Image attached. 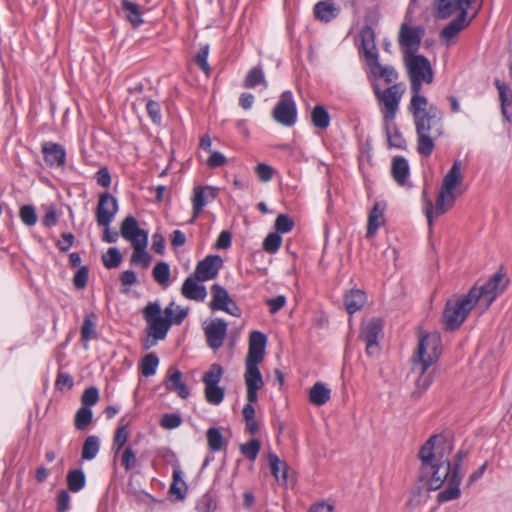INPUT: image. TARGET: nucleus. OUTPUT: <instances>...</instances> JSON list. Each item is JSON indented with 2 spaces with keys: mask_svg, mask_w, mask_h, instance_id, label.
Segmentation results:
<instances>
[{
  "mask_svg": "<svg viewBox=\"0 0 512 512\" xmlns=\"http://www.w3.org/2000/svg\"><path fill=\"white\" fill-rule=\"evenodd\" d=\"M311 121L319 129H326L330 124V116L324 106L318 105L311 111Z\"/></svg>",
  "mask_w": 512,
  "mask_h": 512,
  "instance_id": "nucleus-37",
  "label": "nucleus"
},
{
  "mask_svg": "<svg viewBox=\"0 0 512 512\" xmlns=\"http://www.w3.org/2000/svg\"><path fill=\"white\" fill-rule=\"evenodd\" d=\"M92 421V411L88 407H81L75 416V426L79 430L85 429Z\"/></svg>",
  "mask_w": 512,
  "mask_h": 512,
  "instance_id": "nucleus-47",
  "label": "nucleus"
},
{
  "mask_svg": "<svg viewBox=\"0 0 512 512\" xmlns=\"http://www.w3.org/2000/svg\"><path fill=\"white\" fill-rule=\"evenodd\" d=\"M121 462L127 470H130L136 465V457L131 448H126L122 454Z\"/></svg>",
  "mask_w": 512,
  "mask_h": 512,
  "instance_id": "nucleus-64",
  "label": "nucleus"
},
{
  "mask_svg": "<svg viewBox=\"0 0 512 512\" xmlns=\"http://www.w3.org/2000/svg\"><path fill=\"white\" fill-rule=\"evenodd\" d=\"M148 244L138 245L133 248V253L131 256V263L135 265H140L144 268H147L150 265L151 257L147 253Z\"/></svg>",
  "mask_w": 512,
  "mask_h": 512,
  "instance_id": "nucleus-41",
  "label": "nucleus"
},
{
  "mask_svg": "<svg viewBox=\"0 0 512 512\" xmlns=\"http://www.w3.org/2000/svg\"><path fill=\"white\" fill-rule=\"evenodd\" d=\"M218 195V190L212 186H196L193 189V196L191 198L193 206V215L190 220L191 223L195 221L202 209L210 202H212Z\"/></svg>",
  "mask_w": 512,
  "mask_h": 512,
  "instance_id": "nucleus-18",
  "label": "nucleus"
},
{
  "mask_svg": "<svg viewBox=\"0 0 512 512\" xmlns=\"http://www.w3.org/2000/svg\"><path fill=\"white\" fill-rule=\"evenodd\" d=\"M146 110L150 118L154 123H160L161 121V113H160V105L153 101L149 100L146 103Z\"/></svg>",
  "mask_w": 512,
  "mask_h": 512,
  "instance_id": "nucleus-61",
  "label": "nucleus"
},
{
  "mask_svg": "<svg viewBox=\"0 0 512 512\" xmlns=\"http://www.w3.org/2000/svg\"><path fill=\"white\" fill-rule=\"evenodd\" d=\"M317 19L322 22H329L339 14V8L330 1H320L314 7Z\"/></svg>",
  "mask_w": 512,
  "mask_h": 512,
  "instance_id": "nucleus-31",
  "label": "nucleus"
},
{
  "mask_svg": "<svg viewBox=\"0 0 512 512\" xmlns=\"http://www.w3.org/2000/svg\"><path fill=\"white\" fill-rule=\"evenodd\" d=\"M128 437L127 427L125 425L118 427L113 441V448L118 452L124 446Z\"/></svg>",
  "mask_w": 512,
  "mask_h": 512,
  "instance_id": "nucleus-55",
  "label": "nucleus"
},
{
  "mask_svg": "<svg viewBox=\"0 0 512 512\" xmlns=\"http://www.w3.org/2000/svg\"><path fill=\"white\" fill-rule=\"evenodd\" d=\"M121 235L132 244V247L148 244V232L139 228L137 220L132 217H126L121 225Z\"/></svg>",
  "mask_w": 512,
  "mask_h": 512,
  "instance_id": "nucleus-16",
  "label": "nucleus"
},
{
  "mask_svg": "<svg viewBox=\"0 0 512 512\" xmlns=\"http://www.w3.org/2000/svg\"><path fill=\"white\" fill-rule=\"evenodd\" d=\"M45 161L50 166H62L65 162V151L62 146L55 143H45L42 148Z\"/></svg>",
  "mask_w": 512,
  "mask_h": 512,
  "instance_id": "nucleus-26",
  "label": "nucleus"
},
{
  "mask_svg": "<svg viewBox=\"0 0 512 512\" xmlns=\"http://www.w3.org/2000/svg\"><path fill=\"white\" fill-rule=\"evenodd\" d=\"M180 424L181 417L177 414H165L161 419V425L166 429L177 428Z\"/></svg>",
  "mask_w": 512,
  "mask_h": 512,
  "instance_id": "nucleus-60",
  "label": "nucleus"
},
{
  "mask_svg": "<svg viewBox=\"0 0 512 512\" xmlns=\"http://www.w3.org/2000/svg\"><path fill=\"white\" fill-rule=\"evenodd\" d=\"M389 125L390 124L386 125L387 126V138H388L389 145L392 147L400 148V149L404 148L405 147L404 138L397 131H392Z\"/></svg>",
  "mask_w": 512,
  "mask_h": 512,
  "instance_id": "nucleus-57",
  "label": "nucleus"
},
{
  "mask_svg": "<svg viewBox=\"0 0 512 512\" xmlns=\"http://www.w3.org/2000/svg\"><path fill=\"white\" fill-rule=\"evenodd\" d=\"M159 361L154 354L146 355L141 363V371L144 376H151L156 373Z\"/></svg>",
  "mask_w": 512,
  "mask_h": 512,
  "instance_id": "nucleus-48",
  "label": "nucleus"
},
{
  "mask_svg": "<svg viewBox=\"0 0 512 512\" xmlns=\"http://www.w3.org/2000/svg\"><path fill=\"white\" fill-rule=\"evenodd\" d=\"M361 47L367 64L378 59L374 32L369 27L364 28L361 32Z\"/></svg>",
  "mask_w": 512,
  "mask_h": 512,
  "instance_id": "nucleus-25",
  "label": "nucleus"
},
{
  "mask_svg": "<svg viewBox=\"0 0 512 512\" xmlns=\"http://www.w3.org/2000/svg\"><path fill=\"white\" fill-rule=\"evenodd\" d=\"M166 388L170 391L176 392L177 395L183 399L189 396V389L182 381V373L171 368L169 370V376L166 380Z\"/></svg>",
  "mask_w": 512,
  "mask_h": 512,
  "instance_id": "nucleus-27",
  "label": "nucleus"
},
{
  "mask_svg": "<svg viewBox=\"0 0 512 512\" xmlns=\"http://www.w3.org/2000/svg\"><path fill=\"white\" fill-rule=\"evenodd\" d=\"M182 294L191 300L203 301L207 291L205 286L197 283V279L187 278L182 285Z\"/></svg>",
  "mask_w": 512,
  "mask_h": 512,
  "instance_id": "nucleus-28",
  "label": "nucleus"
},
{
  "mask_svg": "<svg viewBox=\"0 0 512 512\" xmlns=\"http://www.w3.org/2000/svg\"><path fill=\"white\" fill-rule=\"evenodd\" d=\"M122 10L125 18L133 27H139L143 23L141 7L136 3L122 0Z\"/></svg>",
  "mask_w": 512,
  "mask_h": 512,
  "instance_id": "nucleus-32",
  "label": "nucleus"
},
{
  "mask_svg": "<svg viewBox=\"0 0 512 512\" xmlns=\"http://www.w3.org/2000/svg\"><path fill=\"white\" fill-rule=\"evenodd\" d=\"M118 211L117 200L109 194H103L97 207V222L101 226H109Z\"/></svg>",
  "mask_w": 512,
  "mask_h": 512,
  "instance_id": "nucleus-20",
  "label": "nucleus"
},
{
  "mask_svg": "<svg viewBox=\"0 0 512 512\" xmlns=\"http://www.w3.org/2000/svg\"><path fill=\"white\" fill-rule=\"evenodd\" d=\"M257 85H263L265 88L268 86L263 70L255 67L248 72L244 81V86L247 88H254Z\"/></svg>",
  "mask_w": 512,
  "mask_h": 512,
  "instance_id": "nucleus-40",
  "label": "nucleus"
},
{
  "mask_svg": "<svg viewBox=\"0 0 512 512\" xmlns=\"http://www.w3.org/2000/svg\"><path fill=\"white\" fill-rule=\"evenodd\" d=\"M204 330L208 345L212 349L222 346L227 331V324L224 320L214 319L205 326Z\"/></svg>",
  "mask_w": 512,
  "mask_h": 512,
  "instance_id": "nucleus-22",
  "label": "nucleus"
},
{
  "mask_svg": "<svg viewBox=\"0 0 512 512\" xmlns=\"http://www.w3.org/2000/svg\"><path fill=\"white\" fill-rule=\"evenodd\" d=\"M206 436L208 446L212 451H220L225 448L226 441L218 428H209Z\"/></svg>",
  "mask_w": 512,
  "mask_h": 512,
  "instance_id": "nucleus-38",
  "label": "nucleus"
},
{
  "mask_svg": "<svg viewBox=\"0 0 512 512\" xmlns=\"http://www.w3.org/2000/svg\"><path fill=\"white\" fill-rule=\"evenodd\" d=\"M241 453L250 460H255L260 451V442L256 439H252L247 443L240 446Z\"/></svg>",
  "mask_w": 512,
  "mask_h": 512,
  "instance_id": "nucleus-49",
  "label": "nucleus"
},
{
  "mask_svg": "<svg viewBox=\"0 0 512 512\" xmlns=\"http://www.w3.org/2000/svg\"><path fill=\"white\" fill-rule=\"evenodd\" d=\"M153 277L157 283L163 287H168L170 278V268L165 262L157 263L153 269Z\"/></svg>",
  "mask_w": 512,
  "mask_h": 512,
  "instance_id": "nucleus-43",
  "label": "nucleus"
},
{
  "mask_svg": "<svg viewBox=\"0 0 512 512\" xmlns=\"http://www.w3.org/2000/svg\"><path fill=\"white\" fill-rule=\"evenodd\" d=\"M212 300L210 308L212 310L224 311L232 316L239 317L241 315L240 309L232 300L227 290L218 284L211 287Z\"/></svg>",
  "mask_w": 512,
  "mask_h": 512,
  "instance_id": "nucleus-15",
  "label": "nucleus"
},
{
  "mask_svg": "<svg viewBox=\"0 0 512 512\" xmlns=\"http://www.w3.org/2000/svg\"><path fill=\"white\" fill-rule=\"evenodd\" d=\"M164 313L170 318L172 323L179 324L187 316L188 308L181 307L172 302L165 308Z\"/></svg>",
  "mask_w": 512,
  "mask_h": 512,
  "instance_id": "nucleus-44",
  "label": "nucleus"
},
{
  "mask_svg": "<svg viewBox=\"0 0 512 512\" xmlns=\"http://www.w3.org/2000/svg\"><path fill=\"white\" fill-rule=\"evenodd\" d=\"M504 117L512 122V89L504 84L497 83Z\"/></svg>",
  "mask_w": 512,
  "mask_h": 512,
  "instance_id": "nucleus-34",
  "label": "nucleus"
},
{
  "mask_svg": "<svg viewBox=\"0 0 512 512\" xmlns=\"http://www.w3.org/2000/svg\"><path fill=\"white\" fill-rule=\"evenodd\" d=\"M223 265V260L218 255L207 256L196 266L194 276L199 281H208L215 278Z\"/></svg>",
  "mask_w": 512,
  "mask_h": 512,
  "instance_id": "nucleus-19",
  "label": "nucleus"
},
{
  "mask_svg": "<svg viewBox=\"0 0 512 512\" xmlns=\"http://www.w3.org/2000/svg\"><path fill=\"white\" fill-rule=\"evenodd\" d=\"M255 172L258 178L263 182H269L274 174L273 168L265 163L258 164L255 168Z\"/></svg>",
  "mask_w": 512,
  "mask_h": 512,
  "instance_id": "nucleus-58",
  "label": "nucleus"
},
{
  "mask_svg": "<svg viewBox=\"0 0 512 512\" xmlns=\"http://www.w3.org/2000/svg\"><path fill=\"white\" fill-rule=\"evenodd\" d=\"M144 318L148 324V337L144 342L145 349H149L158 340H163L170 329L172 321L167 316H162L161 307L158 303H149L144 311Z\"/></svg>",
  "mask_w": 512,
  "mask_h": 512,
  "instance_id": "nucleus-7",
  "label": "nucleus"
},
{
  "mask_svg": "<svg viewBox=\"0 0 512 512\" xmlns=\"http://www.w3.org/2000/svg\"><path fill=\"white\" fill-rule=\"evenodd\" d=\"M293 221L286 215H279L275 221V228L280 233H287L293 228Z\"/></svg>",
  "mask_w": 512,
  "mask_h": 512,
  "instance_id": "nucleus-59",
  "label": "nucleus"
},
{
  "mask_svg": "<svg viewBox=\"0 0 512 512\" xmlns=\"http://www.w3.org/2000/svg\"><path fill=\"white\" fill-rule=\"evenodd\" d=\"M452 450L453 444L447 437L443 435L432 436L419 451L422 466L433 468V464L449 462Z\"/></svg>",
  "mask_w": 512,
  "mask_h": 512,
  "instance_id": "nucleus-8",
  "label": "nucleus"
},
{
  "mask_svg": "<svg viewBox=\"0 0 512 512\" xmlns=\"http://www.w3.org/2000/svg\"><path fill=\"white\" fill-rule=\"evenodd\" d=\"M473 308L477 309V304L470 293L452 297L443 312L444 326L450 330L458 328Z\"/></svg>",
  "mask_w": 512,
  "mask_h": 512,
  "instance_id": "nucleus-10",
  "label": "nucleus"
},
{
  "mask_svg": "<svg viewBox=\"0 0 512 512\" xmlns=\"http://www.w3.org/2000/svg\"><path fill=\"white\" fill-rule=\"evenodd\" d=\"M223 375V369L218 364L210 366L209 370L204 374L203 382L205 386L218 385Z\"/></svg>",
  "mask_w": 512,
  "mask_h": 512,
  "instance_id": "nucleus-46",
  "label": "nucleus"
},
{
  "mask_svg": "<svg viewBox=\"0 0 512 512\" xmlns=\"http://www.w3.org/2000/svg\"><path fill=\"white\" fill-rule=\"evenodd\" d=\"M266 336L254 331L249 338V349L245 361L244 382L247 390V401L255 403L258 399L257 392L264 386L262 374L258 365L265 356Z\"/></svg>",
  "mask_w": 512,
  "mask_h": 512,
  "instance_id": "nucleus-4",
  "label": "nucleus"
},
{
  "mask_svg": "<svg viewBox=\"0 0 512 512\" xmlns=\"http://www.w3.org/2000/svg\"><path fill=\"white\" fill-rule=\"evenodd\" d=\"M67 484L72 492H79L86 484V477L82 470H72L67 474Z\"/></svg>",
  "mask_w": 512,
  "mask_h": 512,
  "instance_id": "nucleus-39",
  "label": "nucleus"
},
{
  "mask_svg": "<svg viewBox=\"0 0 512 512\" xmlns=\"http://www.w3.org/2000/svg\"><path fill=\"white\" fill-rule=\"evenodd\" d=\"M331 398V389L323 382H316L309 390V401L314 406H322Z\"/></svg>",
  "mask_w": 512,
  "mask_h": 512,
  "instance_id": "nucleus-29",
  "label": "nucleus"
},
{
  "mask_svg": "<svg viewBox=\"0 0 512 512\" xmlns=\"http://www.w3.org/2000/svg\"><path fill=\"white\" fill-rule=\"evenodd\" d=\"M412 98L409 111L412 113L418 136V151L422 155H430L434 148L431 137L432 120L437 108L429 104L428 99L421 94V89L411 90Z\"/></svg>",
  "mask_w": 512,
  "mask_h": 512,
  "instance_id": "nucleus-3",
  "label": "nucleus"
},
{
  "mask_svg": "<svg viewBox=\"0 0 512 512\" xmlns=\"http://www.w3.org/2000/svg\"><path fill=\"white\" fill-rule=\"evenodd\" d=\"M99 399L98 390L95 387L86 389L82 395V407H88L95 405Z\"/></svg>",
  "mask_w": 512,
  "mask_h": 512,
  "instance_id": "nucleus-54",
  "label": "nucleus"
},
{
  "mask_svg": "<svg viewBox=\"0 0 512 512\" xmlns=\"http://www.w3.org/2000/svg\"><path fill=\"white\" fill-rule=\"evenodd\" d=\"M20 218L28 226H33L37 222V215L33 206L25 205L20 209Z\"/></svg>",
  "mask_w": 512,
  "mask_h": 512,
  "instance_id": "nucleus-53",
  "label": "nucleus"
},
{
  "mask_svg": "<svg viewBox=\"0 0 512 512\" xmlns=\"http://www.w3.org/2000/svg\"><path fill=\"white\" fill-rule=\"evenodd\" d=\"M421 37L420 29L409 27L406 24L402 25L399 41L404 49V55H406V53H415L420 44Z\"/></svg>",
  "mask_w": 512,
  "mask_h": 512,
  "instance_id": "nucleus-24",
  "label": "nucleus"
},
{
  "mask_svg": "<svg viewBox=\"0 0 512 512\" xmlns=\"http://www.w3.org/2000/svg\"><path fill=\"white\" fill-rule=\"evenodd\" d=\"M409 174V165L406 159L396 157L392 163V175L395 181L399 184H404Z\"/></svg>",
  "mask_w": 512,
  "mask_h": 512,
  "instance_id": "nucleus-36",
  "label": "nucleus"
},
{
  "mask_svg": "<svg viewBox=\"0 0 512 512\" xmlns=\"http://www.w3.org/2000/svg\"><path fill=\"white\" fill-rule=\"evenodd\" d=\"M217 508V503L211 495L202 496L196 506L198 512H214Z\"/></svg>",
  "mask_w": 512,
  "mask_h": 512,
  "instance_id": "nucleus-52",
  "label": "nucleus"
},
{
  "mask_svg": "<svg viewBox=\"0 0 512 512\" xmlns=\"http://www.w3.org/2000/svg\"><path fill=\"white\" fill-rule=\"evenodd\" d=\"M477 2L478 0H437L438 17L447 18L456 12H460L459 17L441 31L440 39L444 44L447 46L452 44L459 32L468 25L466 20L468 10Z\"/></svg>",
  "mask_w": 512,
  "mask_h": 512,
  "instance_id": "nucleus-6",
  "label": "nucleus"
},
{
  "mask_svg": "<svg viewBox=\"0 0 512 512\" xmlns=\"http://www.w3.org/2000/svg\"><path fill=\"white\" fill-rule=\"evenodd\" d=\"M122 256L117 248H109L103 255V262L107 268H116L121 263Z\"/></svg>",
  "mask_w": 512,
  "mask_h": 512,
  "instance_id": "nucleus-50",
  "label": "nucleus"
},
{
  "mask_svg": "<svg viewBox=\"0 0 512 512\" xmlns=\"http://www.w3.org/2000/svg\"><path fill=\"white\" fill-rule=\"evenodd\" d=\"M371 74L375 78H382L386 82L391 83L395 81L398 77L397 72L391 66H382L378 59L372 61L368 64Z\"/></svg>",
  "mask_w": 512,
  "mask_h": 512,
  "instance_id": "nucleus-33",
  "label": "nucleus"
},
{
  "mask_svg": "<svg viewBox=\"0 0 512 512\" xmlns=\"http://www.w3.org/2000/svg\"><path fill=\"white\" fill-rule=\"evenodd\" d=\"M274 120L287 127H291L297 120V107L290 91L283 92L272 111Z\"/></svg>",
  "mask_w": 512,
  "mask_h": 512,
  "instance_id": "nucleus-12",
  "label": "nucleus"
},
{
  "mask_svg": "<svg viewBox=\"0 0 512 512\" xmlns=\"http://www.w3.org/2000/svg\"><path fill=\"white\" fill-rule=\"evenodd\" d=\"M404 63L411 84V90L422 89V85L433 82L434 73L429 60L416 53H406Z\"/></svg>",
  "mask_w": 512,
  "mask_h": 512,
  "instance_id": "nucleus-9",
  "label": "nucleus"
},
{
  "mask_svg": "<svg viewBox=\"0 0 512 512\" xmlns=\"http://www.w3.org/2000/svg\"><path fill=\"white\" fill-rule=\"evenodd\" d=\"M225 163H226V157L224 156V154H222L221 152H218V151H211L210 156L206 160V164L210 168L220 167V166H223Z\"/></svg>",
  "mask_w": 512,
  "mask_h": 512,
  "instance_id": "nucleus-62",
  "label": "nucleus"
},
{
  "mask_svg": "<svg viewBox=\"0 0 512 512\" xmlns=\"http://www.w3.org/2000/svg\"><path fill=\"white\" fill-rule=\"evenodd\" d=\"M441 349L439 333L423 332L419 335L418 345L412 358V374L417 377L416 385L422 390L431 383V378L426 371L438 360Z\"/></svg>",
  "mask_w": 512,
  "mask_h": 512,
  "instance_id": "nucleus-2",
  "label": "nucleus"
},
{
  "mask_svg": "<svg viewBox=\"0 0 512 512\" xmlns=\"http://www.w3.org/2000/svg\"><path fill=\"white\" fill-rule=\"evenodd\" d=\"M385 202H376L368 213L366 237L373 238L378 230L385 224Z\"/></svg>",
  "mask_w": 512,
  "mask_h": 512,
  "instance_id": "nucleus-21",
  "label": "nucleus"
},
{
  "mask_svg": "<svg viewBox=\"0 0 512 512\" xmlns=\"http://www.w3.org/2000/svg\"><path fill=\"white\" fill-rule=\"evenodd\" d=\"M365 293L360 289H352L346 293L344 305L349 314H353L360 310L366 303Z\"/></svg>",
  "mask_w": 512,
  "mask_h": 512,
  "instance_id": "nucleus-30",
  "label": "nucleus"
},
{
  "mask_svg": "<svg viewBox=\"0 0 512 512\" xmlns=\"http://www.w3.org/2000/svg\"><path fill=\"white\" fill-rule=\"evenodd\" d=\"M99 451V439L96 436L86 438L82 448V458L84 460H92Z\"/></svg>",
  "mask_w": 512,
  "mask_h": 512,
  "instance_id": "nucleus-42",
  "label": "nucleus"
},
{
  "mask_svg": "<svg viewBox=\"0 0 512 512\" xmlns=\"http://www.w3.org/2000/svg\"><path fill=\"white\" fill-rule=\"evenodd\" d=\"M81 336H82V339L85 341L94 339L96 336L95 324L89 316H87L84 319L83 326L81 329Z\"/></svg>",
  "mask_w": 512,
  "mask_h": 512,
  "instance_id": "nucleus-56",
  "label": "nucleus"
},
{
  "mask_svg": "<svg viewBox=\"0 0 512 512\" xmlns=\"http://www.w3.org/2000/svg\"><path fill=\"white\" fill-rule=\"evenodd\" d=\"M463 457L464 454L459 451L455 456L453 466H451L450 462L433 464V468L422 466L423 474L429 489L437 490L445 482L448 484V487L438 494L439 502H446L459 498L461 494L459 486L462 479L460 465Z\"/></svg>",
  "mask_w": 512,
  "mask_h": 512,
  "instance_id": "nucleus-1",
  "label": "nucleus"
},
{
  "mask_svg": "<svg viewBox=\"0 0 512 512\" xmlns=\"http://www.w3.org/2000/svg\"><path fill=\"white\" fill-rule=\"evenodd\" d=\"M382 322L380 319H371L365 322L361 330V338L366 343V353L375 356L379 353L378 340L382 336Z\"/></svg>",
  "mask_w": 512,
  "mask_h": 512,
  "instance_id": "nucleus-14",
  "label": "nucleus"
},
{
  "mask_svg": "<svg viewBox=\"0 0 512 512\" xmlns=\"http://www.w3.org/2000/svg\"><path fill=\"white\" fill-rule=\"evenodd\" d=\"M507 283L503 274L496 273L483 286L473 287L469 293L477 304V310L480 313L486 311L492 302L504 292Z\"/></svg>",
  "mask_w": 512,
  "mask_h": 512,
  "instance_id": "nucleus-11",
  "label": "nucleus"
},
{
  "mask_svg": "<svg viewBox=\"0 0 512 512\" xmlns=\"http://www.w3.org/2000/svg\"><path fill=\"white\" fill-rule=\"evenodd\" d=\"M268 463L279 484L287 486L293 482L292 470L286 465V463L282 462L276 454H268Z\"/></svg>",
  "mask_w": 512,
  "mask_h": 512,
  "instance_id": "nucleus-23",
  "label": "nucleus"
},
{
  "mask_svg": "<svg viewBox=\"0 0 512 512\" xmlns=\"http://www.w3.org/2000/svg\"><path fill=\"white\" fill-rule=\"evenodd\" d=\"M204 393L207 402L213 405L220 404L224 398V389L219 385L205 386Z\"/></svg>",
  "mask_w": 512,
  "mask_h": 512,
  "instance_id": "nucleus-45",
  "label": "nucleus"
},
{
  "mask_svg": "<svg viewBox=\"0 0 512 512\" xmlns=\"http://www.w3.org/2000/svg\"><path fill=\"white\" fill-rule=\"evenodd\" d=\"M461 183V163L460 161H455L443 179V183L437 196L435 206L430 200L426 201L425 203L424 212L429 227L432 226L434 218L443 215L450 208H452L457 196L461 194L459 189Z\"/></svg>",
  "mask_w": 512,
  "mask_h": 512,
  "instance_id": "nucleus-5",
  "label": "nucleus"
},
{
  "mask_svg": "<svg viewBox=\"0 0 512 512\" xmlns=\"http://www.w3.org/2000/svg\"><path fill=\"white\" fill-rule=\"evenodd\" d=\"M377 98L382 105V114L386 125L390 124L396 115L401 93L396 86H392L382 92L376 91Z\"/></svg>",
  "mask_w": 512,
  "mask_h": 512,
  "instance_id": "nucleus-13",
  "label": "nucleus"
},
{
  "mask_svg": "<svg viewBox=\"0 0 512 512\" xmlns=\"http://www.w3.org/2000/svg\"><path fill=\"white\" fill-rule=\"evenodd\" d=\"M187 492V485L182 477V472L179 468L173 471V482L169 488V494L175 500H182Z\"/></svg>",
  "mask_w": 512,
  "mask_h": 512,
  "instance_id": "nucleus-35",
  "label": "nucleus"
},
{
  "mask_svg": "<svg viewBox=\"0 0 512 512\" xmlns=\"http://www.w3.org/2000/svg\"><path fill=\"white\" fill-rule=\"evenodd\" d=\"M121 235L132 244V247L148 244V232L139 228L137 220L132 217H126L121 225Z\"/></svg>",
  "mask_w": 512,
  "mask_h": 512,
  "instance_id": "nucleus-17",
  "label": "nucleus"
},
{
  "mask_svg": "<svg viewBox=\"0 0 512 512\" xmlns=\"http://www.w3.org/2000/svg\"><path fill=\"white\" fill-rule=\"evenodd\" d=\"M282 243V237L278 233H270L265 238L263 248L266 252L275 253Z\"/></svg>",
  "mask_w": 512,
  "mask_h": 512,
  "instance_id": "nucleus-51",
  "label": "nucleus"
},
{
  "mask_svg": "<svg viewBox=\"0 0 512 512\" xmlns=\"http://www.w3.org/2000/svg\"><path fill=\"white\" fill-rule=\"evenodd\" d=\"M70 508V496L67 491L62 490L57 495V511L66 512Z\"/></svg>",
  "mask_w": 512,
  "mask_h": 512,
  "instance_id": "nucleus-63",
  "label": "nucleus"
}]
</instances>
